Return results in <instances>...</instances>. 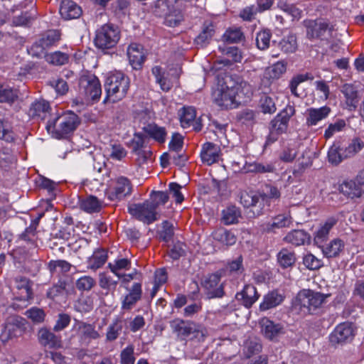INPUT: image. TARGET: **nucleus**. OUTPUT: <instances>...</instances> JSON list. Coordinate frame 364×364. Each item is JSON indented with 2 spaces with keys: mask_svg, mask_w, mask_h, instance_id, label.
<instances>
[{
  "mask_svg": "<svg viewBox=\"0 0 364 364\" xmlns=\"http://www.w3.org/2000/svg\"><path fill=\"white\" fill-rule=\"evenodd\" d=\"M70 55L62 51H55L46 55V60L53 65L62 66L68 63Z\"/></svg>",
  "mask_w": 364,
  "mask_h": 364,
  "instance_id": "47",
  "label": "nucleus"
},
{
  "mask_svg": "<svg viewBox=\"0 0 364 364\" xmlns=\"http://www.w3.org/2000/svg\"><path fill=\"white\" fill-rule=\"evenodd\" d=\"M344 154H345V150L334 144L328 150V161L332 164L338 165L344 159L347 158V157L344 156Z\"/></svg>",
  "mask_w": 364,
  "mask_h": 364,
  "instance_id": "58",
  "label": "nucleus"
},
{
  "mask_svg": "<svg viewBox=\"0 0 364 364\" xmlns=\"http://www.w3.org/2000/svg\"><path fill=\"white\" fill-rule=\"evenodd\" d=\"M158 235L160 240L168 242L172 240L174 235L173 225L165 220L161 223V229L158 231Z\"/></svg>",
  "mask_w": 364,
  "mask_h": 364,
  "instance_id": "56",
  "label": "nucleus"
},
{
  "mask_svg": "<svg viewBox=\"0 0 364 364\" xmlns=\"http://www.w3.org/2000/svg\"><path fill=\"white\" fill-rule=\"evenodd\" d=\"M245 38L240 28L232 27L226 30L223 36V40L228 43H237Z\"/></svg>",
  "mask_w": 364,
  "mask_h": 364,
  "instance_id": "52",
  "label": "nucleus"
},
{
  "mask_svg": "<svg viewBox=\"0 0 364 364\" xmlns=\"http://www.w3.org/2000/svg\"><path fill=\"white\" fill-rule=\"evenodd\" d=\"M254 200V205L252 207V212L255 215L262 214L265 206L269 207L270 203L261 193H257Z\"/></svg>",
  "mask_w": 364,
  "mask_h": 364,
  "instance_id": "60",
  "label": "nucleus"
},
{
  "mask_svg": "<svg viewBox=\"0 0 364 364\" xmlns=\"http://www.w3.org/2000/svg\"><path fill=\"white\" fill-rule=\"evenodd\" d=\"M346 126V121L343 119H337L335 122L331 123L324 132V138L328 139L336 133L341 132Z\"/></svg>",
  "mask_w": 364,
  "mask_h": 364,
  "instance_id": "63",
  "label": "nucleus"
},
{
  "mask_svg": "<svg viewBox=\"0 0 364 364\" xmlns=\"http://www.w3.org/2000/svg\"><path fill=\"white\" fill-rule=\"evenodd\" d=\"M127 55L130 64L134 69L139 68L145 60L143 46L136 43L129 45Z\"/></svg>",
  "mask_w": 364,
  "mask_h": 364,
  "instance_id": "24",
  "label": "nucleus"
},
{
  "mask_svg": "<svg viewBox=\"0 0 364 364\" xmlns=\"http://www.w3.org/2000/svg\"><path fill=\"white\" fill-rule=\"evenodd\" d=\"M260 193L267 199V200H269L270 204L272 200L279 199L281 196L279 189L276 186L269 183L264 184L262 186Z\"/></svg>",
  "mask_w": 364,
  "mask_h": 364,
  "instance_id": "62",
  "label": "nucleus"
},
{
  "mask_svg": "<svg viewBox=\"0 0 364 364\" xmlns=\"http://www.w3.org/2000/svg\"><path fill=\"white\" fill-rule=\"evenodd\" d=\"M120 38L119 28L113 24L103 25L96 33L95 43L97 47L102 49L111 48L115 46Z\"/></svg>",
  "mask_w": 364,
  "mask_h": 364,
  "instance_id": "7",
  "label": "nucleus"
},
{
  "mask_svg": "<svg viewBox=\"0 0 364 364\" xmlns=\"http://www.w3.org/2000/svg\"><path fill=\"white\" fill-rule=\"evenodd\" d=\"M123 328V321L121 318H116L108 326L106 333V340L112 342L115 341L120 335Z\"/></svg>",
  "mask_w": 364,
  "mask_h": 364,
  "instance_id": "48",
  "label": "nucleus"
},
{
  "mask_svg": "<svg viewBox=\"0 0 364 364\" xmlns=\"http://www.w3.org/2000/svg\"><path fill=\"white\" fill-rule=\"evenodd\" d=\"M144 132L159 144L166 141L167 132L165 127H159L156 124H149L143 128Z\"/></svg>",
  "mask_w": 364,
  "mask_h": 364,
  "instance_id": "40",
  "label": "nucleus"
},
{
  "mask_svg": "<svg viewBox=\"0 0 364 364\" xmlns=\"http://www.w3.org/2000/svg\"><path fill=\"white\" fill-rule=\"evenodd\" d=\"M259 324L262 333L269 340H275L284 333V327L282 324L275 323L267 318H262Z\"/></svg>",
  "mask_w": 364,
  "mask_h": 364,
  "instance_id": "21",
  "label": "nucleus"
},
{
  "mask_svg": "<svg viewBox=\"0 0 364 364\" xmlns=\"http://www.w3.org/2000/svg\"><path fill=\"white\" fill-rule=\"evenodd\" d=\"M222 277V272L218 271L209 274L203 281L202 286L208 299L221 298L224 296V284L220 282Z\"/></svg>",
  "mask_w": 364,
  "mask_h": 364,
  "instance_id": "10",
  "label": "nucleus"
},
{
  "mask_svg": "<svg viewBox=\"0 0 364 364\" xmlns=\"http://www.w3.org/2000/svg\"><path fill=\"white\" fill-rule=\"evenodd\" d=\"M284 296L277 291H272L264 296L263 301L259 305L262 311H266L282 304Z\"/></svg>",
  "mask_w": 364,
  "mask_h": 364,
  "instance_id": "39",
  "label": "nucleus"
},
{
  "mask_svg": "<svg viewBox=\"0 0 364 364\" xmlns=\"http://www.w3.org/2000/svg\"><path fill=\"white\" fill-rule=\"evenodd\" d=\"M79 124L78 117L73 112L50 119L46 124L48 132L53 133L58 139L73 132Z\"/></svg>",
  "mask_w": 364,
  "mask_h": 364,
  "instance_id": "4",
  "label": "nucleus"
},
{
  "mask_svg": "<svg viewBox=\"0 0 364 364\" xmlns=\"http://www.w3.org/2000/svg\"><path fill=\"white\" fill-rule=\"evenodd\" d=\"M259 294L252 284H245L243 289L235 294V299L242 306L250 309L259 298Z\"/></svg>",
  "mask_w": 364,
  "mask_h": 364,
  "instance_id": "17",
  "label": "nucleus"
},
{
  "mask_svg": "<svg viewBox=\"0 0 364 364\" xmlns=\"http://www.w3.org/2000/svg\"><path fill=\"white\" fill-rule=\"evenodd\" d=\"M338 219L335 217L328 218L314 233V242L318 247L328 239L331 230L336 225Z\"/></svg>",
  "mask_w": 364,
  "mask_h": 364,
  "instance_id": "20",
  "label": "nucleus"
},
{
  "mask_svg": "<svg viewBox=\"0 0 364 364\" xmlns=\"http://www.w3.org/2000/svg\"><path fill=\"white\" fill-rule=\"evenodd\" d=\"M134 191L132 181L124 176H117L110 180L106 196L111 201H120L129 197Z\"/></svg>",
  "mask_w": 364,
  "mask_h": 364,
  "instance_id": "5",
  "label": "nucleus"
},
{
  "mask_svg": "<svg viewBox=\"0 0 364 364\" xmlns=\"http://www.w3.org/2000/svg\"><path fill=\"white\" fill-rule=\"evenodd\" d=\"M108 267L110 271L118 277V279H119L123 275L121 274L119 272L120 270L129 269L131 267V262L127 258H120L115 259L114 262H109L108 264Z\"/></svg>",
  "mask_w": 364,
  "mask_h": 364,
  "instance_id": "53",
  "label": "nucleus"
},
{
  "mask_svg": "<svg viewBox=\"0 0 364 364\" xmlns=\"http://www.w3.org/2000/svg\"><path fill=\"white\" fill-rule=\"evenodd\" d=\"M215 33V25L211 21H205L200 33L194 39V43L198 47L205 48L211 42Z\"/></svg>",
  "mask_w": 364,
  "mask_h": 364,
  "instance_id": "22",
  "label": "nucleus"
},
{
  "mask_svg": "<svg viewBox=\"0 0 364 364\" xmlns=\"http://www.w3.org/2000/svg\"><path fill=\"white\" fill-rule=\"evenodd\" d=\"M299 147V142L290 140L281 152L279 155L280 160L285 163L292 162L298 154Z\"/></svg>",
  "mask_w": 364,
  "mask_h": 364,
  "instance_id": "38",
  "label": "nucleus"
},
{
  "mask_svg": "<svg viewBox=\"0 0 364 364\" xmlns=\"http://www.w3.org/2000/svg\"><path fill=\"white\" fill-rule=\"evenodd\" d=\"M223 276L237 277L242 274L245 271L242 257L238 256L236 259L228 261L220 270Z\"/></svg>",
  "mask_w": 364,
  "mask_h": 364,
  "instance_id": "30",
  "label": "nucleus"
},
{
  "mask_svg": "<svg viewBox=\"0 0 364 364\" xmlns=\"http://www.w3.org/2000/svg\"><path fill=\"white\" fill-rule=\"evenodd\" d=\"M355 336V329L351 323L344 322L338 325L329 336L332 345L350 342Z\"/></svg>",
  "mask_w": 364,
  "mask_h": 364,
  "instance_id": "11",
  "label": "nucleus"
},
{
  "mask_svg": "<svg viewBox=\"0 0 364 364\" xmlns=\"http://www.w3.org/2000/svg\"><path fill=\"white\" fill-rule=\"evenodd\" d=\"M16 287L19 291L18 297L21 301H27L32 298V289L31 281L23 277H18L15 279Z\"/></svg>",
  "mask_w": 364,
  "mask_h": 364,
  "instance_id": "34",
  "label": "nucleus"
},
{
  "mask_svg": "<svg viewBox=\"0 0 364 364\" xmlns=\"http://www.w3.org/2000/svg\"><path fill=\"white\" fill-rule=\"evenodd\" d=\"M74 329L80 339L84 342H90L101 337L100 333L95 330V325L91 323L77 321L75 322Z\"/></svg>",
  "mask_w": 364,
  "mask_h": 364,
  "instance_id": "19",
  "label": "nucleus"
},
{
  "mask_svg": "<svg viewBox=\"0 0 364 364\" xmlns=\"http://www.w3.org/2000/svg\"><path fill=\"white\" fill-rule=\"evenodd\" d=\"M142 296L141 284L139 282L134 283L131 287L129 293L127 294L122 301V309L130 311L141 300Z\"/></svg>",
  "mask_w": 364,
  "mask_h": 364,
  "instance_id": "23",
  "label": "nucleus"
},
{
  "mask_svg": "<svg viewBox=\"0 0 364 364\" xmlns=\"http://www.w3.org/2000/svg\"><path fill=\"white\" fill-rule=\"evenodd\" d=\"M60 14L65 20L79 18L82 14V9L72 0H63L60 6Z\"/></svg>",
  "mask_w": 364,
  "mask_h": 364,
  "instance_id": "25",
  "label": "nucleus"
},
{
  "mask_svg": "<svg viewBox=\"0 0 364 364\" xmlns=\"http://www.w3.org/2000/svg\"><path fill=\"white\" fill-rule=\"evenodd\" d=\"M322 294L309 289L301 291L296 298L295 305L305 313L313 314L324 301Z\"/></svg>",
  "mask_w": 364,
  "mask_h": 364,
  "instance_id": "6",
  "label": "nucleus"
},
{
  "mask_svg": "<svg viewBox=\"0 0 364 364\" xmlns=\"http://www.w3.org/2000/svg\"><path fill=\"white\" fill-rule=\"evenodd\" d=\"M96 285V280L91 276L84 275L75 282L76 288L81 291H89Z\"/></svg>",
  "mask_w": 364,
  "mask_h": 364,
  "instance_id": "61",
  "label": "nucleus"
},
{
  "mask_svg": "<svg viewBox=\"0 0 364 364\" xmlns=\"http://www.w3.org/2000/svg\"><path fill=\"white\" fill-rule=\"evenodd\" d=\"M155 7L162 9L164 11L166 9L168 11L165 14L164 23L169 27H176L183 20V16L181 10L173 7L170 8L168 0H157Z\"/></svg>",
  "mask_w": 364,
  "mask_h": 364,
  "instance_id": "12",
  "label": "nucleus"
},
{
  "mask_svg": "<svg viewBox=\"0 0 364 364\" xmlns=\"http://www.w3.org/2000/svg\"><path fill=\"white\" fill-rule=\"evenodd\" d=\"M107 259V250L104 248H98L95 250L92 256L88 258L87 267L91 270L96 271L106 263Z\"/></svg>",
  "mask_w": 364,
  "mask_h": 364,
  "instance_id": "31",
  "label": "nucleus"
},
{
  "mask_svg": "<svg viewBox=\"0 0 364 364\" xmlns=\"http://www.w3.org/2000/svg\"><path fill=\"white\" fill-rule=\"evenodd\" d=\"M78 204L80 208L87 213H99L102 208V201L92 195L80 197Z\"/></svg>",
  "mask_w": 364,
  "mask_h": 364,
  "instance_id": "28",
  "label": "nucleus"
},
{
  "mask_svg": "<svg viewBox=\"0 0 364 364\" xmlns=\"http://www.w3.org/2000/svg\"><path fill=\"white\" fill-rule=\"evenodd\" d=\"M134 348L132 345H129L120 353V364H134Z\"/></svg>",
  "mask_w": 364,
  "mask_h": 364,
  "instance_id": "64",
  "label": "nucleus"
},
{
  "mask_svg": "<svg viewBox=\"0 0 364 364\" xmlns=\"http://www.w3.org/2000/svg\"><path fill=\"white\" fill-rule=\"evenodd\" d=\"M331 112V108L327 105L318 108H308L305 112L306 125L308 127L316 126L320 122L326 119Z\"/></svg>",
  "mask_w": 364,
  "mask_h": 364,
  "instance_id": "16",
  "label": "nucleus"
},
{
  "mask_svg": "<svg viewBox=\"0 0 364 364\" xmlns=\"http://www.w3.org/2000/svg\"><path fill=\"white\" fill-rule=\"evenodd\" d=\"M277 262L284 269L291 267L296 262V256L294 251L287 248L282 249L277 254Z\"/></svg>",
  "mask_w": 364,
  "mask_h": 364,
  "instance_id": "46",
  "label": "nucleus"
},
{
  "mask_svg": "<svg viewBox=\"0 0 364 364\" xmlns=\"http://www.w3.org/2000/svg\"><path fill=\"white\" fill-rule=\"evenodd\" d=\"M288 125H289L288 124L284 122L282 119H278V117L276 116L274 118V119H272L271 122L272 132H271V134L269 135L267 140L271 141H276L277 137L274 136V132H276V134L277 135L282 134L287 131V129L288 128Z\"/></svg>",
  "mask_w": 364,
  "mask_h": 364,
  "instance_id": "54",
  "label": "nucleus"
},
{
  "mask_svg": "<svg viewBox=\"0 0 364 364\" xmlns=\"http://www.w3.org/2000/svg\"><path fill=\"white\" fill-rule=\"evenodd\" d=\"M152 75L154 76L156 82L160 85L161 89L164 92L169 91L173 87V83L169 78V74L161 67L155 65L151 69Z\"/></svg>",
  "mask_w": 364,
  "mask_h": 364,
  "instance_id": "33",
  "label": "nucleus"
},
{
  "mask_svg": "<svg viewBox=\"0 0 364 364\" xmlns=\"http://www.w3.org/2000/svg\"><path fill=\"white\" fill-rule=\"evenodd\" d=\"M38 336L39 342L45 347L48 348H60L62 346L60 336H56L46 328L39 330Z\"/></svg>",
  "mask_w": 364,
  "mask_h": 364,
  "instance_id": "26",
  "label": "nucleus"
},
{
  "mask_svg": "<svg viewBox=\"0 0 364 364\" xmlns=\"http://www.w3.org/2000/svg\"><path fill=\"white\" fill-rule=\"evenodd\" d=\"M240 85L235 82L232 77L226 76L220 81L213 92V99L216 105L221 109H228L237 107L236 96Z\"/></svg>",
  "mask_w": 364,
  "mask_h": 364,
  "instance_id": "1",
  "label": "nucleus"
},
{
  "mask_svg": "<svg viewBox=\"0 0 364 364\" xmlns=\"http://www.w3.org/2000/svg\"><path fill=\"white\" fill-rule=\"evenodd\" d=\"M280 49L286 53H291L297 48L296 37L294 34H289L282 38L279 42Z\"/></svg>",
  "mask_w": 364,
  "mask_h": 364,
  "instance_id": "55",
  "label": "nucleus"
},
{
  "mask_svg": "<svg viewBox=\"0 0 364 364\" xmlns=\"http://www.w3.org/2000/svg\"><path fill=\"white\" fill-rule=\"evenodd\" d=\"M200 156L203 164L210 166L220 160L221 149L213 142H205L202 145Z\"/></svg>",
  "mask_w": 364,
  "mask_h": 364,
  "instance_id": "14",
  "label": "nucleus"
},
{
  "mask_svg": "<svg viewBox=\"0 0 364 364\" xmlns=\"http://www.w3.org/2000/svg\"><path fill=\"white\" fill-rule=\"evenodd\" d=\"M48 268L53 275L60 276L70 270L71 264L63 259L50 260L48 264Z\"/></svg>",
  "mask_w": 364,
  "mask_h": 364,
  "instance_id": "42",
  "label": "nucleus"
},
{
  "mask_svg": "<svg viewBox=\"0 0 364 364\" xmlns=\"http://www.w3.org/2000/svg\"><path fill=\"white\" fill-rule=\"evenodd\" d=\"M310 235L309 233L301 230H294L289 232L284 238L287 243H291L295 246L304 245L310 242Z\"/></svg>",
  "mask_w": 364,
  "mask_h": 364,
  "instance_id": "35",
  "label": "nucleus"
},
{
  "mask_svg": "<svg viewBox=\"0 0 364 364\" xmlns=\"http://www.w3.org/2000/svg\"><path fill=\"white\" fill-rule=\"evenodd\" d=\"M212 236L215 240L228 246L233 245L237 242L236 235L223 228L216 229L213 232Z\"/></svg>",
  "mask_w": 364,
  "mask_h": 364,
  "instance_id": "37",
  "label": "nucleus"
},
{
  "mask_svg": "<svg viewBox=\"0 0 364 364\" xmlns=\"http://www.w3.org/2000/svg\"><path fill=\"white\" fill-rule=\"evenodd\" d=\"M291 223V218L287 215H279L274 217L272 222L267 224L265 230L274 232L276 228L288 227Z\"/></svg>",
  "mask_w": 364,
  "mask_h": 364,
  "instance_id": "49",
  "label": "nucleus"
},
{
  "mask_svg": "<svg viewBox=\"0 0 364 364\" xmlns=\"http://www.w3.org/2000/svg\"><path fill=\"white\" fill-rule=\"evenodd\" d=\"M361 184L355 181H344L340 186L341 192L350 198H360L363 193Z\"/></svg>",
  "mask_w": 364,
  "mask_h": 364,
  "instance_id": "36",
  "label": "nucleus"
},
{
  "mask_svg": "<svg viewBox=\"0 0 364 364\" xmlns=\"http://www.w3.org/2000/svg\"><path fill=\"white\" fill-rule=\"evenodd\" d=\"M129 213L136 219L146 224H151L158 220L156 210L149 200L142 203H133L128 206Z\"/></svg>",
  "mask_w": 364,
  "mask_h": 364,
  "instance_id": "9",
  "label": "nucleus"
},
{
  "mask_svg": "<svg viewBox=\"0 0 364 364\" xmlns=\"http://www.w3.org/2000/svg\"><path fill=\"white\" fill-rule=\"evenodd\" d=\"M186 247L185 243L178 240L168 247L167 255L172 259L177 260L186 255Z\"/></svg>",
  "mask_w": 364,
  "mask_h": 364,
  "instance_id": "57",
  "label": "nucleus"
},
{
  "mask_svg": "<svg viewBox=\"0 0 364 364\" xmlns=\"http://www.w3.org/2000/svg\"><path fill=\"white\" fill-rule=\"evenodd\" d=\"M332 27L325 21H319L307 31V36L310 39H320L328 42L332 37Z\"/></svg>",
  "mask_w": 364,
  "mask_h": 364,
  "instance_id": "15",
  "label": "nucleus"
},
{
  "mask_svg": "<svg viewBox=\"0 0 364 364\" xmlns=\"http://www.w3.org/2000/svg\"><path fill=\"white\" fill-rule=\"evenodd\" d=\"M180 123L183 129H188L191 127L195 131L199 132L202 129V124L199 119H196V110L191 106H184L178 111Z\"/></svg>",
  "mask_w": 364,
  "mask_h": 364,
  "instance_id": "13",
  "label": "nucleus"
},
{
  "mask_svg": "<svg viewBox=\"0 0 364 364\" xmlns=\"http://www.w3.org/2000/svg\"><path fill=\"white\" fill-rule=\"evenodd\" d=\"M312 159L308 151H304L301 156L298 159L295 168L293 171L294 176H300L306 169L311 166Z\"/></svg>",
  "mask_w": 364,
  "mask_h": 364,
  "instance_id": "43",
  "label": "nucleus"
},
{
  "mask_svg": "<svg viewBox=\"0 0 364 364\" xmlns=\"http://www.w3.org/2000/svg\"><path fill=\"white\" fill-rule=\"evenodd\" d=\"M80 92L86 100H99L102 95L100 80L94 75H82L79 81Z\"/></svg>",
  "mask_w": 364,
  "mask_h": 364,
  "instance_id": "8",
  "label": "nucleus"
},
{
  "mask_svg": "<svg viewBox=\"0 0 364 364\" xmlns=\"http://www.w3.org/2000/svg\"><path fill=\"white\" fill-rule=\"evenodd\" d=\"M343 96L346 108L349 111H355L360 101L358 91L356 87L350 83H346L340 90Z\"/></svg>",
  "mask_w": 364,
  "mask_h": 364,
  "instance_id": "18",
  "label": "nucleus"
},
{
  "mask_svg": "<svg viewBox=\"0 0 364 364\" xmlns=\"http://www.w3.org/2000/svg\"><path fill=\"white\" fill-rule=\"evenodd\" d=\"M345 243L341 239H333L326 245H322L319 248L321 250L323 255L327 258H333L338 257L344 251Z\"/></svg>",
  "mask_w": 364,
  "mask_h": 364,
  "instance_id": "32",
  "label": "nucleus"
},
{
  "mask_svg": "<svg viewBox=\"0 0 364 364\" xmlns=\"http://www.w3.org/2000/svg\"><path fill=\"white\" fill-rule=\"evenodd\" d=\"M272 33L269 29H263L256 36V44L259 50H266L269 47Z\"/></svg>",
  "mask_w": 364,
  "mask_h": 364,
  "instance_id": "59",
  "label": "nucleus"
},
{
  "mask_svg": "<svg viewBox=\"0 0 364 364\" xmlns=\"http://www.w3.org/2000/svg\"><path fill=\"white\" fill-rule=\"evenodd\" d=\"M144 143V136L140 133L135 134L131 142L132 152L140 158V163L145 162L151 155L150 151L143 150Z\"/></svg>",
  "mask_w": 364,
  "mask_h": 364,
  "instance_id": "29",
  "label": "nucleus"
},
{
  "mask_svg": "<svg viewBox=\"0 0 364 364\" xmlns=\"http://www.w3.org/2000/svg\"><path fill=\"white\" fill-rule=\"evenodd\" d=\"M74 309L80 312H89L93 309V299L88 295L81 294L75 301Z\"/></svg>",
  "mask_w": 364,
  "mask_h": 364,
  "instance_id": "51",
  "label": "nucleus"
},
{
  "mask_svg": "<svg viewBox=\"0 0 364 364\" xmlns=\"http://www.w3.org/2000/svg\"><path fill=\"white\" fill-rule=\"evenodd\" d=\"M104 86L107 94L106 100L117 102L126 97L129 89L130 80L122 72H110L106 77Z\"/></svg>",
  "mask_w": 364,
  "mask_h": 364,
  "instance_id": "2",
  "label": "nucleus"
},
{
  "mask_svg": "<svg viewBox=\"0 0 364 364\" xmlns=\"http://www.w3.org/2000/svg\"><path fill=\"white\" fill-rule=\"evenodd\" d=\"M99 286L101 289L105 290L107 294L115 291L118 284V279H114L112 276L107 272H100L98 275Z\"/></svg>",
  "mask_w": 364,
  "mask_h": 364,
  "instance_id": "44",
  "label": "nucleus"
},
{
  "mask_svg": "<svg viewBox=\"0 0 364 364\" xmlns=\"http://www.w3.org/2000/svg\"><path fill=\"white\" fill-rule=\"evenodd\" d=\"M18 97L17 90L9 86L0 85V103L11 104L17 100Z\"/></svg>",
  "mask_w": 364,
  "mask_h": 364,
  "instance_id": "50",
  "label": "nucleus"
},
{
  "mask_svg": "<svg viewBox=\"0 0 364 364\" xmlns=\"http://www.w3.org/2000/svg\"><path fill=\"white\" fill-rule=\"evenodd\" d=\"M241 217L240 208L235 205H231L222 211L221 221L226 225L236 224Z\"/></svg>",
  "mask_w": 364,
  "mask_h": 364,
  "instance_id": "41",
  "label": "nucleus"
},
{
  "mask_svg": "<svg viewBox=\"0 0 364 364\" xmlns=\"http://www.w3.org/2000/svg\"><path fill=\"white\" fill-rule=\"evenodd\" d=\"M50 107L49 103L43 100L33 102L28 110V115L33 119L44 120L50 115Z\"/></svg>",
  "mask_w": 364,
  "mask_h": 364,
  "instance_id": "27",
  "label": "nucleus"
},
{
  "mask_svg": "<svg viewBox=\"0 0 364 364\" xmlns=\"http://www.w3.org/2000/svg\"><path fill=\"white\" fill-rule=\"evenodd\" d=\"M171 327L181 341L189 338L203 342L208 336V329L204 326L190 320L175 319L171 323Z\"/></svg>",
  "mask_w": 364,
  "mask_h": 364,
  "instance_id": "3",
  "label": "nucleus"
},
{
  "mask_svg": "<svg viewBox=\"0 0 364 364\" xmlns=\"http://www.w3.org/2000/svg\"><path fill=\"white\" fill-rule=\"evenodd\" d=\"M60 38V33L57 30H50L43 34L37 44L43 49L48 48L55 45Z\"/></svg>",
  "mask_w": 364,
  "mask_h": 364,
  "instance_id": "45",
  "label": "nucleus"
}]
</instances>
